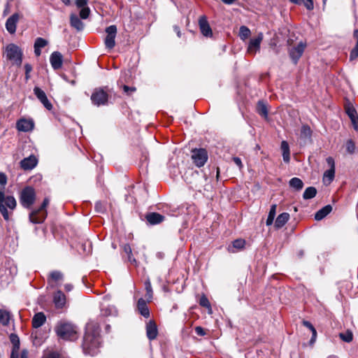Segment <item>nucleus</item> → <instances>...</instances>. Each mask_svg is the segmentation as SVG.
Segmentation results:
<instances>
[{
	"label": "nucleus",
	"mask_w": 358,
	"mask_h": 358,
	"mask_svg": "<svg viewBox=\"0 0 358 358\" xmlns=\"http://www.w3.org/2000/svg\"><path fill=\"white\" fill-rule=\"evenodd\" d=\"M36 199L35 189L31 186L24 187L20 193L19 201L21 206L27 209H30Z\"/></svg>",
	"instance_id": "nucleus-4"
},
{
	"label": "nucleus",
	"mask_w": 358,
	"mask_h": 358,
	"mask_svg": "<svg viewBox=\"0 0 358 358\" xmlns=\"http://www.w3.org/2000/svg\"><path fill=\"white\" fill-rule=\"evenodd\" d=\"M306 45L300 42L296 46L289 49V55L294 64H296L303 55L305 50Z\"/></svg>",
	"instance_id": "nucleus-13"
},
{
	"label": "nucleus",
	"mask_w": 358,
	"mask_h": 358,
	"mask_svg": "<svg viewBox=\"0 0 358 358\" xmlns=\"http://www.w3.org/2000/svg\"><path fill=\"white\" fill-rule=\"evenodd\" d=\"M145 218L150 224H157L163 222L164 217L158 213H150L146 215Z\"/></svg>",
	"instance_id": "nucleus-27"
},
{
	"label": "nucleus",
	"mask_w": 358,
	"mask_h": 358,
	"mask_svg": "<svg viewBox=\"0 0 358 358\" xmlns=\"http://www.w3.org/2000/svg\"><path fill=\"white\" fill-rule=\"evenodd\" d=\"M50 62L54 70H58L62 68L63 63V56L57 51L53 52L50 57Z\"/></svg>",
	"instance_id": "nucleus-17"
},
{
	"label": "nucleus",
	"mask_w": 358,
	"mask_h": 358,
	"mask_svg": "<svg viewBox=\"0 0 358 358\" xmlns=\"http://www.w3.org/2000/svg\"><path fill=\"white\" fill-rule=\"evenodd\" d=\"M37 165V159L35 156L31 155L23 159L20 162V166L24 170H31Z\"/></svg>",
	"instance_id": "nucleus-21"
},
{
	"label": "nucleus",
	"mask_w": 358,
	"mask_h": 358,
	"mask_svg": "<svg viewBox=\"0 0 358 358\" xmlns=\"http://www.w3.org/2000/svg\"><path fill=\"white\" fill-rule=\"evenodd\" d=\"M280 149L282 150L283 161L286 163H289L290 161V150L289 144L286 141L281 142Z\"/></svg>",
	"instance_id": "nucleus-29"
},
{
	"label": "nucleus",
	"mask_w": 358,
	"mask_h": 358,
	"mask_svg": "<svg viewBox=\"0 0 358 358\" xmlns=\"http://www.w3.org/2000/svg\"><path fill=\"white\" fill-rule=\"evenodd\" d=\"M289 186L296 190H301L303 187V181L299 178H293L289 182Z\"/></svg>",
	"instance_id": "nucleus-35"
},
{
	"label": "nucleus",
	"mask_w": 358,
	"mask_h": 358,
	"mask_svg": "<svg viewBox=\"0 0 358 358\" xmlns=\"http://www.w3.org/2000/svg\"><path fill=\"white\" fill-rule=\"evenodd\" d=\"M45 321L46 317L45 314L42 312L37 313L32 318V327L36 329L39 328L44 324Z\"/></svg>",
	"instance_id": "nucleus-25"
},
{
	"label": "nucleus",
	"mask_w": 358,
	"mask_h": 358,
	"mask_svg": "<svg viewBox=\"0 0 358 358\" xmlns=\"http://www.w3.org/2000/svg\"><path fill=\"white\" fill-rule=\"evenodd\" d=\"M354 37L357 39V43L354 48L351 50L350 54V60L352 61L358 57V29L355 30Z\"/></svg>",
	"instance_id": "nucleus-33"
},
{
	"label": "nucleus",
	"mask_w": 358,
	"mask_h": 358,
	"mask_svg": "<svg viewBox=\"0 0 358 358\" xmlns=\"http://www.w3.org/2000/svg\"><path fill=\"white\" fill-rule=\"evenodd\" d=\"M34 93L47 110H51L52 109V104L48 100L45 92L42 89L35 87L34 88Z\"/></svg>",
	"instance_id": "nucleus-12"
},
{
	"label": "nucleus",
	"mask_w": 358,
	"mask_h": 358,
	"mask_svg": "<svg viewBox=\"0 0 358 358\" xmlns=\"http://www.w3.org/2000/svg\"><path fill=\"white\" fill-rule=\"evenodd\" d=\"M127 257H128V260L129 262H131V264H136V260L135 258L133 257L132 254L130 255H127Z\"/></svg>",
	"instance_id": "nucleus-58"
},
{
	"label": "nucleus",
	"mask_w": 358,
	"mask_h": 358,
	"mask_svg": "<svg viewBox=\"0 0 358 358\" xmlns=\"http://www.w3.org/2000/svg\"><path fill=\"white\" fill-rule=\"evenodd\" d=\"M110 298L109 296H105L103 297V302L101 305V313L106 317L115 316L117 314V310L113 305L106 304Z\"/></svg>",
	"instance_id": "nucleus-11"
},
{
	"label": "nucleus",
	"mask_w": 358,
	"mask_h": 358,
	"mask_svg": "<svg viewBox=\"0 0 358 358\" xmlns=\"http://www.w3.org/2000/svg\"><path fill=\"white\" fill-rule=\"evenodd\" d=\"M22 51L15 44H8L6 48V56L7 59L11 61L13 64L20 66L22 62Z\"/></svg>",
	"instance_id": "nucleus-7"
},
{
	"label": "nucleus",
	"mask_w": 358,
	"mask_h": 358,
	"mask_svg": "<svg viewBox=\"0 0 358 358\" xmlns=\"http://www.w3.org/2000/svg\"><path fill=\"white\" fill-rule=\"evenodd\" d=\"M106 36L104 39V44L106 48L111 50L115 45V37L117 35V27L115 25H110L106 29Z\"/></svg>",
	"instance_id": "nucleus-9"
},
{
	"label": "nucleus",
	"mask_w": 358,
	"mask_h": 358,
	"mask_svg": "<svg viewBox=\"0 0 358 358\" xmlns=\"http://www.w3.org/2000/svg\"><path fill=\"white\" fill-rule=\"evenodd\" d=\"M262 40V33H259L256 38L250 39L248 47V52L250 54L255 55L257 51L259 50L260 44Z\"/></svg>",
	"instance_id": "nucleus-14"
},
{
	"label": "nucleus",
	"mask_w": 358,
	"mask_h": 358,
	"mask_svg": "<svg viewBox=\"0 0 358 358\" xmlns=\"http://www.w3.org/2000/svg\"><path fill=\"white\" fill-rule=\"evenodd\" d=\"M355 150V145L352 140H348L346 142V150L348 153H354Z\"/></svg>",
	"instance_id": "nucleus-48"
},
{
	"label": "nucleus",
	"mask_w": 358,
	"mask_h": 358,
	"mask_svg": "<svg viewBox=\"0 0 358 358\" xmlns=\"http://www.w3.org/2000/svg\"><path fill=\"white\" fill-rule=\"evenodd\" d=\"M340 338L345 342L350 343L353 339V334L351 331H347L339 334Z\"/></svg>",
	"instance_id": "nucleus-42"
},
{
	"label": "nucleus",
	"mask_w": 358,
	"mask_h": 358,
	"mask_svg": "<svg viewBox=\"0 0 358 358\" xmlns=\"http://www.w3.org/2000/svg\"><path fill=\"white\" fill-rule=\"evenodd\" d=\"M90 15V9L88 6L85 7V8H80L79 15L81 19L85 20V19L88 18Z\"/></svg>",
	"instance_id": "nucleus-47"
},
{
	"label": "nucleus",
	"mask_w": 358,
	"mask_h": 358,
	"mask_svg": "<svg viewBox=\"0 0 358 358\" xmlns=\"http://www.w3.org/2000/svg\"><path fill=\"white\" fill-rule=\"evenodd\" d=\"M250 34L251 32L250 29L246 26H241L240 27L238 36L241 40L245 41L250 36Z\"/></svg>",
	"instance_id": "nucleus-41"
},
{
	"label": "nucleus",
	"mask_w": 358,
	"mask_h": 358,
	"mask_svg": "<svg viewBox=\"0 0 358 358\" xmlns=\"http://www.w3.org/2000/svg\"><path fill=\"white\" fill-rule=\"evenodd\" d=\"M276 208L277 206L275 204H273L271 206L266 224L267 226L271 225L273 222L275 214H276Z\"/></svg>",
	"instance_id": "nucleus-39"
},
{
	"label": "nucleus",
	"mask_w": 358,
	"mask_h": 358,
	"mask_svg": "<svg viewBox=\"0 0 358 358\" xmlns=\"http://www.w3.org/2000/svg\"><path fill=\"white\" fill-rule=\"evenodd\" d=\"M64 275L62 272L59 271H53L50 273L48 280L51 286L53 287L55 285H58L59 282L62 281Z\"/></svg>",
	"instance_id": "nucleus-22"
},
{
	"label": "nucleus",
	"mask_w": 358,
	"mask_h": 358,
	"mask_svg": "<svg viewBox=\"0 0 358 358\" xmlns=\"http://www.w3.org/2000/svg\"><path fill=\"white\" fill-rule=\"evenodd\" d=\"M225 4H227V5H231L232 3H234L236 0H221Z\"/></svg>",
	"instance_id": "nucleus-63"
},
{
	"label": "nucleus",
	"mask_w": 358,
	"mask_h": 358,
	"mask_svg": "<svg viewBox=\"0 0 358 358\" xmlns=\"http://www.w3.org/2000/svg\"><path fill=\"white\" fill-rule=\"evenodd\" d=\"M17 273L16 267L10 268L4 267L0 269V278L4 280L12 279Z\"/></svg>",
	"instance_id": "nucleus-23"
},
{
	"label": "nucleus",
	"mask_w": 358,
	"mask_h": 358,
	"mask_svg": "<svg viewBox=\"0 0 358 358\" xmlns=\"http://www.w3.org/2000/svg\"><path fill=\"white\" fill-rule=\"evenodd\" d=\"M10 340L13 344V350L10 355V358H19L18 352L20 350V338L15 334H11L10 335Z\"/></svg>",
	"instance_id": "nucleus-19"
},
{
	"label": "nucleus",
	"mask_w": 358,
	"mask_h": 358,
	"mask_svg": "<svg viewBox=\"0 0 358 358\" xmlns=\"http://www.w3.org/2000/svg\"><path fill=\"white\" fill-rule=\"evenodd\" d=\"M289 214L287 213H282L280 214L275 222V227L278 229L282 227L289 220Z\"/></svg>",
	"instance_id": "nucleus-32"
},
{
	"label": "nucleus",
	"mask_w": 358,
	"mask_h": 358,
	"mask_svg": "<svg viewBox=\"0 0 358 358\" xmlns=\"http://www.w3.org/2000/svg\"><path fill=\"white\" fill-rule=\"evenodd\" d=\"M88 0H76V5L79 8L87 7Z\"/></svg>",
	"instance_id": "nucleus-52"
},
{
	"label": "nucleus",
	"mask_w": 358,
	"mask_h": 358,
	"mask_svg": "<svg viewBox=\"0 0 358 358\" xmlns=\"http://www.w3.org/2000/svg\"><path fill=\"white\" fill-rule=\"evenodd\" d=\"M317 194V189L314 187H307L303 194V198L304 199H310L314 198L316 196Z\"/></svg>",
	"instance_id": "nucleus-38"
},
{
	"label": "nucleus",
	"mask_w": 358,
	"mask_h": 358,
	"mask_svg": "<svg viewBox=\"0 0 358 358\" xmlns=\"http://www.w3.org/2000/svg\"><path fill=\"white\" fill-rule=\"evenodd\" d=\"M101 346L100 329L97 323L90 322L86 324L82 348L85 355L94 356Z\"/></svg>",
	"instance_id": "nucleus-1"
},
{
	"label": "nucleus",
	"mask_w": 358,
	"mask_h": 358,
	"mask_svg": "<svg viewBox=\"0 0 358 358\" xmlns=\"http://www.w3.org/2000/svg\"><path fill=\"white\" fill-rule=\"evenodd\" d=\"M345 113H347L348 117L350 115H354L357 114L355 108L353 107V106L350 103H348L345 106Z\"/></svg>",
	"instance_id": "nucleus-44"
},
{
	"label": "nucleus",
	"mask_w": 358,
	"mask_h": 358,
	"mask_svg": "<svg viewBox=\"0 0 358 358\" xmlns=\"http://www.w3.org/2000/svg\"><path fill=\"white\" fill-rule=\"evenodd\" d=\"M54 303L57 308H62L66 303V296L64 294L59 290L54 295Z\"/></svg>",
	"instance_id": "nucleus-30"
},
{
	"label": "nucleus",
	"mask_w": 358,
	"mask_h": 358,
	"mask_svg": "<svg viewBox=\"0 0 358 358\" xmlns=\"http://www.w3.org/2000/svg\"><path fill=\"white\" fill-rule=\"evenodd\" d=\"M192 159L198 167L203 166L208 159L207 151L203 148L192 150Z\"/></svg>",
	"instance_id": "nucleus-8"
},
{
	"label": "nucleus",
	"mask_w": 358,
	"mask_h": 358,
	"mask_svg": "<svg viewBox=\"0 0 358 358\" xmlns=\"http://www.w3.org/2000/svg\"><path fill=\"white\" fill-rule=\"evenodd\" d=\"M20 358H28V352L26 350H23L21 352Z\"/></svg>",
	"instance_id": "nucleus-60"
},
{
	"label": "nucleus",
	"mask_w": 358,
	"mask_h": 358,
	"mask_svg": "<svg viewBox=\"0 0 358 358\" xmlns=\"http://www.w3.org/2000/svg\"><path fill=\"white\" fill-rule=\"evenodd\" d=\"M70 24L78 31L83 30L85 26L84 23L81 21L78 16L74 13H71L70 15Z\"/></svg>",
	"instance_id": "nucleus-24"
},
{
	"label": "nucleus",
	"mask_w": 358,
	"mask_h": 358,
	"mask_svg": "<svg viewBox=\"0 0 358 358\" xmlns=\"http://www.w3.org/2000/svg\"><path fill=\"white\" fill-rule=\"evenodd\" d=\"M34 53L36 56H39L41 54V48L34 46Z\"/></svg>",
	"instance_id": "nucleus-62"
},
{
	"label": "nucleus",
	"mask_w": 358,
	"mask_h": 358,
	"mask_svg": "<svg viewBox=\"0 0 358 358\" xmlns=\"http://www.w3.org/2000/svg\"><path fill=\"white\" fill-rule=\"evenodd\" d=\"M331 210L332 207L331 205L324 206L315 214V219L317 221L322 220L331 213Z\"/></svg>",
	"instance_id": "nucleus-31"
},
{
	"label": "nucleus",
	"mask_w": 358,
	"mask_h": 358,
	"mask_svg": "<svg viewBox=\"0 0 358 358\" xmlns=\"http://www.w3.org/2000/svg\"><path fill=\"white\" fill-rule=\"evenodd\" d=\"M174 30L177 33V35L178 37H180V31L179 29V27L178 26H174Z\"/></svg>",
	"instance_id": "nucleus-64"
},
{
	"label": "nucleus",
	"mask_w": 358,
	"mask_h": 358,
	"mask_svg": "<svg viewBox=\"0 0 358 358\" xmlns=\"http://www.w3.org/2000/svg\"><path fill=\"white\" fill-rule=\"evenodd\" d=\"M24 70H25V80L27 81L30 78V72L32 71V66L29 64H24Z\"/></svg>",
	"instance_id": "nucleus-51"
},
{
	"label": "nucleus",
	"mask_w": 358,
	"mask_h": 358,
	"mask_svg": "<svg viewBox=\"0 0 358 358\" xmlns=\"http://www.w3.org/2000/svg\"><path fill=\"white\" fill-rule=\"evenodd\" d=\"M20 19V15L17 13L10 16L6 22V30L11 34L16 31L17 23Z\"/></svg>",
	"instance_id": "nucleus-16"
},
{
	"label": "nucleus",
	"mask_w": 358,
	"mask_h": 358,
	"mask_svg": "<svg viewBox=\"0 0 358 358\" xmlns=\"http://www.w3.org/2000/svg\"><path fill=\"white\" fill-rule=\"evenodd\" d=\"M34 122L32 120L20 119L17 122L16 127L20 131H29L34 128Z\"/></svg>",
	"instance_id": "nucleus-20"
},
{
	"label": "nucleus",
	"mask_w": 358,
	"mask_h": 358,
	"mask_svg": "<svg viewBox=\"0 0 358 358\" xmlns=\"http://www.w3.org/2000/svg\"><path fill=\"white\" fill-rule=\"evenodd\" d=\"M199 25L201 34L206 37L212 36V29L208 24L206 16L202 15L199 19Z\"/></svg>",
	"instance_id": "nucleus-15"
},
{
	"label": "nucleus",
	"mask_w": 358,
	"mask_h": 358,
	"mask_svg": "<svg viewBox=\"0 0 358 358\" xmlns=\"http://www.w3.org/2000/svg\"><path fill=\"white\" fill-rule=\"evenodd\" d=\"M10 320V314L5 310H0V323L3 326L8 325Z\"/></svg>",
	"instance_id": "nucleus-34"
},
{
	"label": "nucleus",
	"mask_w": 358,
	"mask_h": 358,
	"mask_svg": "<svg viewBox=\"0 0 358 358\" xmlns=\"http://www.w3.org/2000/svg\"><path fill=\"white\" fill-rule=\"evenodd\" d=\"M199 304L200 306H203V307H205V308H207L209 309L210 311H211V306H210V303L208 299V298L205 296V295H203L201 298H200V300H199Z\"/></svg>",
	"instance_id": "nucleus-45"
},
{
	"label": "nucleus",
	"mask_w": 358,
	"mask_h": 358,
	"mask_svg": "<svg viewBox=\"0 0 358 358\" xmlns=\"http://www.w3.org/2000/svg\"><path fill=\"white\" fill-rule=\"evenodd\" d=\"M233 160L234 162V163L239 167V168H241L243 164H242V162H241V159L239 158V157H234L233 158Z\"/></svg>",
	"instance_id": "nucleus-57"
},
{
	"label": "nucleus",
	"mask_w": 358,
	"mask_h": 358,
	"mask_svg": "<svg viewBox=\"0 0 358 358\" xmlns=\"http://www.w3.org/2000/svg\"><path fill=\"white\" fill-rule=\"evenodd\" d=\"M137 308L140 314L144 317L148 318L150 317L149 308L147 306L146 301L143 299L141 298L138 299L137 302Z\"/></svg>",
	"instance_id": "nucleus-26"
},
{
	"label": "nucleus",
	"mask_w": 358,
	"mask_h": 358,
	"mask_svg": "<svg viewBox=\"0 0 358 358\" xmlns=\"http://www.w3.org/2000/svg\"><path fill=\"white\" fill-rule=\"evenodd\" d=\"M123 90L125 93L129 94H131V92H134L136 91V88L135 87H129L127 85H124L123 86Z\"/></svg>",
	"instance_id": "nucleus-56"
},
{
	"label": "nucleus",
	"mask_w": 358,
	"mask_h": 358,
	"mask_svg": "<svg viewBox=\"0 0 358 358\" xmlns=\"http://www.w3.org/2000/svg\"><path fill=\"white\" fill-rule=\"evenodd\" d=\"M122 249L127 255H131L132 250L131 246L129 244L123 245Z\"/></svg>",
	"instance_id": "nucleus-55"
},
{
	"label": "nucleus",
	"mask_w": 358,
	"mask_h": 358,
	"mask_svg": "<svg viewBox=\"0 0 358 358\" xmlns=\"http://www.w3.org/2000/svg\"><path fill=\"white\" fill-rule=\"evenodd\" d=\"M312 134L311 129L308 125H303L301 128L300 137L301 138L307 139L310 138Z\"/></svg>",
	"instance_id": "nucleus-40"
},
{
	"label": "nucleus",
	"mask_w": 358,
	"mask_h": 358,
	"mask_svg": "<svg viewBox=\"0 0 358 358\" xmlns=\"http://www.w3.org/2000/svg\"><path fill=\"white\" fill-rule=\"evenodd\" d=\"M57 335L63 340L76 341L78 338V329L71 322L61 321L55 328Z\"/></svg>",
	"instance_id": "nucleus-3"
},
{
	"label": "nucleus",
	"mask_w": 358,
	"mask_h": 358,
	"mask_svg": "<svg viewBox=\"0 0 358 358\" xmlns=\"http://www.w3.org/2000/svg\"><path fill=\"white\" fill-rule=\"evenodd\" d=\"M42 358H66L56 351H48L45 352Z\"/></svg>",
	"instance_id": "nucleus-43"
},
{
	"label": "nucleus",
	"mask_w": 358,
	"mask_h": 358,
	"mask_svg": "<svg viewBox=\"0 0 358 358\" xmlns=\"http://www.w3.org/2000/svg\"><path fill=\"white\" fill-rule=\"evenodd\" d=\"M349 118L355 130L358 131V115H350Z\"/></svg>",
	"instance_id": "nucleus-49"
},
{
	"label": "nucleus",
	"mask_w": 358,
	"mask_h": 358,
	"mask_svg": "<svg viewBox=\"0 0 358 358\" xmlns=\"http://www.w3.org/2000/svg\"><path fill=\"white\" fill-rule=\"evenodd\" d=\"M292 3H294L295 4H298V5H301V4H303L304 5V1L305 0H289Z\"/></svg>",
	"instance_id": "nucleus-59"
},
{
	"label": "nucleus",
	"mask_w": 358,
	"mask_h": 358,
	"mask_svg": "<svg viewBox=\"0 0 358 358\" xmlns=\"http://www.w3.org/2000/svg\"><path fill=\"white\" fill-rule=\"evenodd\" d=\"M47 45H48V41L45 39L41 38V37L37 38L34 43V46H36L38 48H41V49L44 48Z\"/></svg>",
	"instance_id": "nucleus-46"
},
{
	"label": "nucleus",
	"mask_w": 358,
	"mask_h": 358,
	"mask_svg": "<svg viewBox=\"0 0 358 358\" xmlns=\"http://www.w3.org/2000/svg\"><path fill=\"white\" fill-rule=\"evenodd\" d=\"M108 98L107 87H96L92 92L90 99L93 105L99 107L108 105Z\"/></svg>",
	"instance_id": "nucleus-6"
},
{
	"label": "nucleus",
	"mask_w": 358,
	"mask_h": 358,
	"mask_svg": "<svg viewBox=\"0 0 358 358\" xmlns=\"http://www.w3.org/2000/svg\"><path fill=\"white\" fill-rule=\"evenodd\" d=\"M146 335L149 340L152 341L157 338L158 329L156 323L153 320H150L146 324Z\"/></svg>",
	"instance_id": "nucleus-18"
},
{
	"label": "nucleus",
	"mask_w": 358,
	"mask_h": 358,
	"mask_svg": "<svg viewBox=\"0 0 358 358\" xmlns=\"http://www.w3.org/2000/svg\"><path fill=\"white\" fill-rule=\"evenodd\" d=\"M64 288L66 292H70L73 289V285L71 284H66L64 285Z\"/></svg>",
	"instance_id": "nucleus-61"
},
{
	"label": "nucleus",
	"mask_w": 358,
	"mask_h": 358,
	"mask_svg": "<svg viewBox=\"0 0 358 358\" xmlns=\"http://www.w3.org/2000/svg\"><path fill=\"white\" fill-rule=\"evenodd\" d=\"M245 245V240L242 238H238L232 242L231 245H229L227 250L229 252L234 253L236 252L238 250L243 249Z\"/></svg>",
	"instance_id": "nucleus-28"
},
{
	"label": "nucleus",
	"mask_w": 358,
	"mask_h": 358,
	"mask_svg": "<svg viewBox=\"0 0 358 358\" xmlns=\"http://www.w3.org/2000/svg\"><path fill=\"white\" fill-rule=\"evenodd\" d=\"M304 6L308 10H312L314 8V3L313 0H305Z\"/></svg>",
	"instance_id": "nucleus-53"
},
{
	"label": "nucleus",
	"mask_w": 358,
	"mask_h": 358,
	"mask_svg": "<svg viewBox=\"0 0 358 358\" xmlns=\"http://www.w3.org/2000/svg\"><path fill=\"white\" fill-rule=\"evenodd\" d=\"M329 169L324 173L323 182L326 185L330 184L335 176V162L333 157H328L326 159Z\"/></svg>",
	"instance_id": "nucleus-10"
},
{
	"label": "nucleus",
	"mask_w": 358,
	"mask_h": 358,
	"mask_svg": "<svg viewBox=\"0 0 358 358\" xmlns=\"http://www.w3.org/2000/svg\"><path fill=\"white\" fill-rule=\"evenodd\" d=\"M257 113L262 117L266 118L268 116V110L266 105L262 101H259L257 107Z\"/></svg>",
	"instance_id": "nucleus-36"
},
{
	"label": "nucleus",
	"mask_w": 358,
	"mask_h": 358,
	"mask_svg": "<svg viewBox=\"0 0 358 358\" xmlns=\"http://www.w3.org/2000/svg\"><path fill=\"white\" fill-rule=\"evenodd\" d=\"M303 326L306 327L307 328H308L312 331V337H311V338L310 340V344H313L315 342L316 338H317L316 329L313 326V324L310 322H308V321L303 320Z\"/></svg>",
	"instance_id": "nucleus-37"
},
{
	"label": "nucleus",
	"mask_w": 358,
	"mask_h": 358,
	"mask_svg": "<svg viewBox=\"0 0 358 358\" xmlns=\"http://www.w3.org/2000/svg\"><path fill=\"white\" fill-rule=\"evenodd\" d=\"M7 180L6 175L3 172H0V185L2 186V187H0V213L3 219L8 221L10 215L17 206V201L13 196L5 195L4 187L7 183Z\"/></svg>",
	"instance_id": "nucleus-2"
},
{
	"label": "nucleus",
	"mask_w": 358,
	"mask_h": 358,
	"mask_svg": "<svg viewBox=\"0 0 358 358\" xmlns=\"http://www.w3.org/2000/svg\"><path fill=\"white\" fill-rule=\"evenodd\" d=\"M194 330H195L196 334L199 336H203L206 334V331L201 327H199V326L196 327Z\"/></svg>",
	"instance_id": "nucleus-54"
},
{
	"label": "nucleus",
	"mask_w": 358,
	"mask_h": 358,
	"mask_svg": "<svg viewBox=\"0 0 358 358\" xmlns=\"http://www.w3.org/2000/svg\"><path fill=\"white\" fill-rule=\"evenodd\" d=\"M145 289H146V296L148 299H151L152 298V289L150 285V282L148 281L145 283Z\"/></svg>",
	"instance_id": "nucleus-50"
},
{
	"label": "nucleus",
	"mask_w": 358,
	"mask_h": 358,
	"mask_svg": "<svg viewBox=\"0 0 358 358\" xmlns=\"http://www.w3.org/2000/svg\"><path fill=\"white\" fill-rule=\"evenodd\" d=\"M50 200L45 198L41 206L31 211L29 215V221L33 224H41L44 222L47 217L46 208L49 205Z\"/></svg>",
	"instance_id": "nucleus-5"
}]
</instances>
